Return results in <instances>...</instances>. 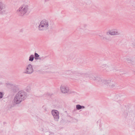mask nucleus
I'll use <instances>...</instances> for the list:
<instances>
[{
  "label": "nucleus",
  "instance_id": "obj_1",
  "mask_svg": "<svg viewBox=\"0 0 135 135\" xmlns=\"http://www.w3.org/2000/svg\"><path fill=\"white\" fill-rule=\"evenodd\" d=\"M90 78L91 79L97 81L99 83V84H100L107 85L111 88H113L116 85V83L114 80L112 79H109L108 80H104L99 77H95L92 74L90 75Z\"/></svg>",
  "mask_w": 135,
  "mask_h": 135
},
{
  "label": "nucleus",
  "instance_id": "obj_2",
  "mask_svg": "<svg viewBox=\"0 0 135 135\" xmlns=\"http://www.w3.org/2000/svg\"><path fill=\"white\" fill-rule=\"evenodd\" d=\"M26 92L23 90H20L17 93L14 97L13 101L15 103L19 104L25 100L27 97Z\"/></svg>",
  "mask_w": 135,
  "mask_h": 135
},
{
  "label": "nucleus",
  "instance_id": "obj_3",
  "mask_svg": "<svg viewBox=\"0 0 135 135\" xmlns=\"http://www.w3.org/2000/svg\"><path fill=\"white\" fill-rule=\"evenodd\" d=\"M30 11L29 7L27 4H23L17 9L16 12L19 16H23Z\"/></svg>",
  "mask_w": 135,
  "mask_h": 135
},
{
  "label": "nucleus",
  "instance_id": "obj_4",
  "mask_svg": "<svg viewBox=\"0 0 135 135\" xmlns=\"http://www.w3.org/2000/svg\"><path fill=\"white\" fill-rule=\"evenodd\" d=\"M49 21L48 20L44 19L41 21L38 26L40 31H43L49 28Z\"/></svg>",
  "mask_w": 135,
  "mask_h": 135
},
{
  "label": "nucleus",
  "instance_id": "obj_5",
  "mask_svg": "<svg viewBox=\"0 0 135 135\" xmlns=\"http://www.w3.org/2000/svg\"><path fill=\"white\" fill-rule=\"evenodd\" d=\"M52 114L54 117V120L58 121L59 118V113L58 111L56 110H52Z\"/></svg>",
  "mask_w": 135,
  "mask_h": 135
},
{
  "label": "nucleus",
  "instance_id": "obj_6",
  "mask_svg": "<svg viewBox=\"0 0 135 135\" xmlns=\"http://www.w3.org/2000/svg\"><path fill=\"white\" fill-rule=\"evenodd\" d=\"M107 35H120V32L117 29H113L107 32Z\"/></svg>",
  "mask_w": 135,
  "mask_h": 135
},
{
  "label": "nucleus",
  "instance_id": "obj_7",
  "mask_svg": "<svg viewBox=\"0 0 135 135\" xmlns=\"http://www.w3.org/2000/svg\"><path fill=\"white\" fill-rule=\"evenodd\" d=\"M33 71V70L32 66L30 64H29L26 68L25 71L24 72V73L29 74L32 73Z\"/></svg>",
  "mask_w": 135,
  "mask_h": 135
},
{
  "label": "nucleus",
  "instance_id": "obj_8",
  "mask_svg": "<svg viewBox=\"0 0 135 135\" xmlns=\"http://www.w3.org/2000/svg\"><path fill=\"white\" fill-rule=\"evenodd\" d=\"M73 79L75 80H78L79 78V76H81L83 75V74L78 71H75L73 73Z\"/></svg>",
  "mask_w": 135,
  "mask_h": 135
},
{
  "label": "nucleus",
  "instance_id": "obj_9",
  "mask_svg": "<svg viewBox=\"0 0 135 135\" xmlns=\"http://www.w3.org/2000/svg\"><path fill=\"white\" fill-rule=\"evenodd\" d=\"M60 90L62 93H65L68 92L69 89L68 87L65 86L61 85L60 87Z\"/></svg>",
  "mask_w": 135,
  "mask_h": 135
},
{
  "label": "nucleus",
  "instance_id": "obj_10",
  "mask_svg": "<svg viewBox=\"0 0 135 135\" xmlns=\"http://www.w3.org/2000/svg\"><path fill=\"white\" fill-rule=\"evenodd\" d=\"M4 4L2 2H0V15L3 14L4 13Z\"/></svg>",
  "mask_w": 135,
  "mask_h": 135
},
{
  "label": "nucleus",
  "instance_id": "obj_11",
  "mask_svg": "<svg viewBox=\"0 0 135 135\" xmlns=\"http://www.w3.org/2000/svg\"><path fill=\"white\" fill-rule=\"evenodd\" d=\"M11 87L14 92L17 91L18 89L17 86L15 85H11Z\"/></svg>",
  "mask_w": 135,
  "mask_h": 135
},
{
  "label": "nucleus",
  "instance_id": "obj_12",
  "mask_svg": "<svg viewBox=\"0 0 135 135\" xmlns=\"http://www.w3.org/2000/svg\"><path fill=\"white\" fill-rule=\"evenodd\" d=\"M123 96L122 95H117L115 97V99H118V101L117 102H119V100L122 101L123 100V99L122 98Z\"/></svg>",
  "mask_w": 135,
  "mask_h": 135
},
{
  "label": "nucleus",
  "instance_id": "obj_13",
  "mask_svg": "<svg viewBox=\"0 0 135 135\" xmlns=\"http://www.w3.org/2000/svg\"><path fill=\"white\" fill-rule=\"evenodd\" d=\"M126 108H125L124 109H122V110L123 113V114L125 117H126L128 115V111L126 110Z\"/></svg>",
  "mask_w": 135,
  "mask_h": 135
},
{
  "label": "nucleus",
  "instance_id": "obj_14",
  "mask_svg": "<svg viewBox=\"0 0 135 135\" xmlns=\"http://www.w3.org/2000/svg\"><path fill=\"white\" fill-rule=\"evenodd\" d=\"M88 27V25L86 24H84L82 26H79L78 28V29H83L86 28Z\"/></svg>",
  "mask_w": 135,
  "mask_h": 135
},
{
  "label": "nucleus",
  "instance_id": "obj_15",
  "mask_svg": "<svg viewBox=\"0 0 135 135\" xmlns=\"http://www.w3.org/2000/svg\"><path fill=\"white\" fill-rule=\"evenodd\" d=\"M76 108L77 110H79L82 109H84L85 108V106H81L79 104H77L76 105Z\"/></svg>",
  "mask_w": 135,
  "mask_h": 135
},
{
  "label": "nucleus",
  "instance_id": "obj_16",
  "mask_svg": "<svg viewBox=\"0 0 135 135\" xmlns=\"http://www.w3.org/2000/svg\"><path fill=\"white\" fill-rule=\"evenodd\" d=\"M34 58L33 55H31L29 57V61H32Z\"/></svg>",
  "mask_w": 135,
  "mask_h": 135
},
{
  "label": "nucleus",
  "instance_id": "obj_17",
  "mask_svg": "<svg viewBox=\"0 0 135 135\" xmlns=\"http://www.w3.org/2000/svg\"><path fill=\"white\" fill-rule=\"evenodd\" d=\"M111 69L110 66H107L105 68V70L107 71H109L112 70Z\"/></svg>",
  "mask_w": 135,
  "mask_h": 135
},
{
  "label": "nucleus",
  "instance_id": "obj_18",
  "mask_svg": "<svg viewBox=\"0 0 135 135\" xmlns=\"http://www.w3.org/2000/svg\"><path fill=\"white\" fill-rule=\"evenodd\" d=\"M35 57L34 58L35 60H38V58H39L40 55H38V54L36 53H35L34 54Z\"/></svg>",
  "mask_w": 135,
  "mask_h": 135
},
{
  "label": "nucleus",
  "instance_id": "obj_19",
  "mask_svg": "<svg viewBox=\"0 0 135 135\" xmlns=\"http://www.w3.org/2000/svg\"><path fill=\"white\" fill-rule=\"evenodd\" d=\"M87 32V33L89 34H94L95 33V32L94 31H89V30H88Z\"/></svg>",
  "mask_w": 135,
  "mask_h": 135
},
{
  "label": "nucleus",
  "instance_id": "obj_20",
  "mask_svg": "<svg viewBox=\"0 0 135 135\" xmlns=\"http://www.w3.org/2000/svg\"><path fill=\"white\" fill-rule=\"evenodd\" d=\"M102 40L106 41H108L109 40V39L106 36H104L103 37Z\"/></svg>",
  "mask_w": 135,
  "mask_h": 135
},
{
  "label": "nucleus",
  "instance_id": "obj_21",
  "mask_svg": "<svg viewBox=\"0 0 135 135\" xmlns=\"http://www.w3.org/2000/svg\"><path fill=\"white\" fill-rule=\"evenodd\" d=\"M4 93L3 92H0V99L2 98L4 96Z\"/></svg>",
  "mask_w": 135,
  "mask_h": 135
},
{
  "label": "nucleus",
  "instance_id": "obj_22",
  "mask_svg": "<svg viewBox=\"0 0 135 135\" xmlns=\"http://www.w3.org/2000/svg\"><path fill=\"white\" fill-rule=\"evenodd\" d=\"M126 60L127 61V62L129 63H131L133 62V61L132 60L129 58L127 59Z\"/></svg>",
  "mask_w": 135,
  "mask_h": 135
},
{
  "label": "nucleus",
  "instance_id": "obj_23",
  "mask_svg": "<svg viewBox=\"0 0 135 135\" xmlns=\"http://www.w3.org/2000/svg\"><path fill=\"white\" fill-rule=\"evenodd\" d=\"M42 108H43V109H44V110H45V112H47V108H46V107H45V106H42Z\"/></svg>",
  "mask_w": 135,
  "mask_h": 135
},
{
  "label": "nucleus",
  "instance_id": "obj_24",
  "mask_svg": "<svg viewBox=\"0 0 135 135\" xmlns=\"http://www.w3.org/2000/svg\"><path fill=\"white\" fill-rule=\"evenodd\" d=\"M106 66H106L105 65H102L100 67L101 68H104L105 69V68H106Z\"/></svg>",
  "mask_w": 135,
  "mask_h": 135
},
{
  "label": "nucleus",
  "instance_id": "obj_25",
  "mask_svg": "<svg viewBox=\"0 0 135 135\" xmlns=\"http://www.w3.org/2000/svg\"><path fill=\"white\" fill-rule=\"evenodd\" d=\"M27 89L26 91H27L28 92L29 91L28 90L30 89V87L29 86H27Z\"/></svg>",
  "mask_w": 135,
  "mask_h": 135
},
{
  "label": "nucleus",
  "instance_id": "obj_26",
  "mask_svg": "<svg viewBox=\"0 0 135 135\" xmlns=\"http://www.w3.org/2000/svg\"><path fill=\"white\" fill-rule=\"evenodd\" d=\"M41 57H42V60H43L44 59H45L46 57H47V56H42Z\"/></svg>",
  "mask_w": 135,
  "mask_h": 135
},
{
  "label": "nucleus",
  "instance_id": "obj_27",
  "mask_svg": "<svg viewBox=\"0 0 135 135\" xmlns=\"http://www.w3.org/2000/svg\"><path fill=\"white\" fill-rule=\"evenodd\" d=\"M133 5L132 6L134 8H135V1H134L133 2Z\"/></svg>",
  "mask_w": 135,
  "mask_h": 135
},
{
  "label": "nucleus",
  "instance_id": "obj_28",
  "mask_svg": "<svg viewBox=\"0 0 135 135\" xmlns=\"http://www.w3.org/2000/svg\"><path fill=\"white\" fill-rule=\"evenodd\" d=\"M6 84L7 85H10L11 87V85L12 84H10V83H6Z\"/></svg>",
  "mask_w": 135,
  "mask_h": 135
},
{
  "label": "nucleus",
  "instance_id": "obj_29",
  "mask_svg": "<svg viewBox=\"0 0 135 135\" xmlns=\"http://www.w3.org/2000/svg\"><path fill=\"white\" fill-rule=\"evenodd\" d=\"M42 57H39V58L38 59L41 60H42Z\"/></svg>",
  "mask_w": 135,
  "mask_h": 135
},
{
  "label": "nucleus",
  "instance_id": "obj_30",
  "mask_svg": "<svg viewBox=\"0 0 135 135\" xmlns=\"http://www.w3.org/2000/svg\"><path fill=\"white\" fill-rule=\"evenodd\" d=\"M133 47L135 48V45L133 44Z\"/></svg>",
  "mask_w": 135,
  "mask_h": 135
},
{
  "label": "nucleus",
  "instance_id": "obj_31",
  "mask_svg": "<svg viewBox=\"0 0 135 135\" xmlns=\"http://www.w3.org/2000/svg\"><path fill=\"white\" fill-rule=\"evenodd\" d=\"M3 84V83L2 82H0V85H2Z\"/></svg>",
  "mask_w": 135,
  "mask_h": 135
},
{
  "label": "nucleus",
  "instance_id": "obj_32",
  "mask_svg": "<svg viewBox=\"0 0 135 135\" xmlns=\"http://www.w3.org/2000/svg\"><path fill=\"white\" fill-rule=\"evenodd\" d=\"M99 36L101 37H103V36H101L100 35H99Z\"/></svg>",
  "mask_w": 135,
  "mask_h": 135
}]
</instances>
